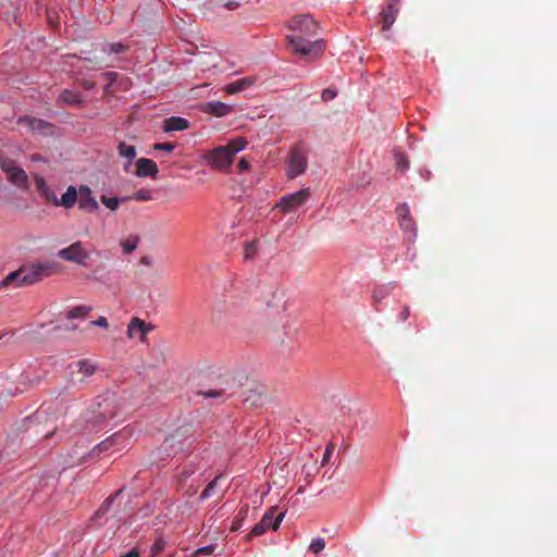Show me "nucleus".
I'll return each instance as SVG.
<instances>
[{"label": "nucleus", "mask_w": 557, "mask_h": 557, "mask_svg": "<svg viewBox=\"0 0 557 557\" xmlns=\"http://www.w3.org/2000/svg\"><path fill=\"white\" fill-rule=\"evenodd\" d=\"M69 381L72 384H84L98 370V364L88 359H82L70 366Z\"/></svg>", "instance_id": "8"}, {"label": "nucleus", "mask_w": 557, "mask_h": 557, "mask_svg": "<svg viewBox=\"0 0 557 557\" xmlns=\"http://www.w3.org/2000/svg\"><path fill=\"white\" fill-rule=\"evenodd\" d=\"M224 7L228 10H235L239 7V3L236 1H227Z\"/></svg>", "instance_id": "48"}, {"label": "nucleus", "mask_w": 557, "mask_h": 557, "mask_svg": "<svg viewBox=\"0 0 557 557\" xmlns=\"http://www.w3.org/2000/svg\"><path fill=\"white\" fill-rule=\"evenodd\" d=\"M58 257L64 261L76 263L81 267H87L90 253L81 242H74L70 246L58 251Z\"/></svg>", "instance_id": "7"}, {"label": "nucleus", "mask_w": 557, "mask_h": 557, "mask_svg": "<svg viewBox=\"0 0 557 557\" xmlns=\"http://www.w3.org/2000/svg\"><path fill=\"white\" fill-rule=\"evenodd\" d=\"M129 199H134L137 201H148L151 199V191L149 189H139Z\"/></svg>", "instance_id": "37"}, {"label": "nucleus", "mask_w": 557, "mask_h": 557, "mask_svg": "<svg viewBox=\"0 0 557 557\" xmlns=\"http://www.w3.org/2000/svg\"><path fill=\"white\" fill-rule=\"evenodd\" d=\"M90 323L95 326H100V327H108V325H109L108 320L104 317H100L99 319L91 321Z\"/></svg>", "instance_id": "43"}, {"label": "nucleus", "mask_w": 557, "mask_h": 557, "mask_svg": "<svg viewBox=\"0 0 557 557\" xmlns=\"http://www.w3.org/2000/svg\"><path fill=\"white\" fill-rule=\"evenodd\" d=\"M120 557H140V553L138 548H133L126 554H122Z\"/></svg>", "instance_id": "46"}, {"label": "nucleus", "mask_w": 557, "mask_h": 557, "mask_svg": "<svg viewBox=\"0 0 557 557\" xmlns=\"http://www.w3.org/2000/svg\"><path fill=\"white\" fill-rule=\"evenodd\" d=\"M90 311V308L89 307H86V306H77L75 308H73L72 310H70L67 312V319H77V318H84L88 314V312Z\"/></svg>", "instance_id": "30"}, {"label": "nucleus", "mask_w": 557, "mask_h": 557, "mask_svg": "<svg viewBox=\"0 0 557 557\" xmlns=\"http://www.w3.org/2000/svg\"><path fill=\"white\" fill-rule=\"evenodd\" d=\"M255 82H256L255 77H251V76L243 77L238 81L227 84L224 87V90L228 95H234V94L240 92V91L246 90L247 88L251 87L255 84Z\"/></svg>", "instance_id": "18"}, {"label": "nucleus", "mask_w": 557, "mask_h": 557, "mask_svg": "<svg viewBox=\"0 0 557 557\" xmlns=\"http://www.w3.org/2000/svg\"><path fill=\"white\" fill-rule=\"evenodd\" d=\"M115 416L114 400L109 397H98L82 416L84 422L83 431L92 432L102 430Z\"/></svg>", "instance_id": "2"}, {"label": "nucleus", "mask_w": 557, "mask_h": 557, "mask_svg": "<svg viewBox=\"0 0 557 557\" xmlns=\"http://www.w3.org/2000/svg\"><path fill=\"white\" fill-rule=\"evenodd\" d=\"M307 156L299 147H294L290 150V158L288 163L287 175L289 178H295L302 174L307 169Z\"/></svg>", "instance_id": "11"}, {"label": "nucleus", "mask_w": 557, "mask_h": 557, "mask_svg": "<svg viewBox=\"0 0 557 557\" xmlns=\"http://www.w3.org/2000/svg\"><path fill=\"white\" fill-rule=\"evenodd\" d=\"M117 152L121 157L127 159V163L124 165V171H128L133 159L136 157V148L132 145H127L125 141H120L117 145Z\"/></svg>", "instance_id": "22"}, {"label": "nucleus", "mask_w": 557, "mask_h": 557, "mask_svg": "<svg viewBox=\"0 0 557 557\" xmlns=\"http://www.w3.org/2000/svg\"><path fill=\"white\" fill-rule=\"evenodd\" d=\"M325 547V540L323 537L313 539L309 545V549L314 555L321 553Z\"/></svg>", "instance_id": "35"}, {"label": "nucleus", "mask_w": 557, "mask_h": 557, "mask_svg": "<svg viewBox=\"0 0 557 557\" xmlns=\"http://www.w3.org/2000/svg\"><path fill=\"white\" fill-rule=\"evenodd\" d=\"M34 182L36 185L37 190L42 194L44 190H46L49 186L47 185L45 178L40 176L39 174H34Z\"/></svg>", "instance_id": "40"}, {"label": "nucleus", "mask_w": 557, "mask_h": 557, "mask_svg": "<svg viewBox=\"0 0 557 557\" xmlns=\"http://www.w3.org/2000/svg\"><path fill=\"white\" fill-rule=\"evenodd\" d=\"M40 195L47 202H51L58 207L59 199H58L55 193L50 187H48L46 190H44V193Z\"/></svg>", "instance_id": "38"}, {"label": "nucleus", "mask_w": 557, "mask_h": 557, "mask_svg": "<svg viewBox=\"0 0 557 557\" xmlns=\"http://www.w3.org/2000/svg\"><path fill=\"white\" fill-rule=\"evenodd\" d=\"M176 145L173 143H157L153 145L154 150L172 152L175 149Z\"/></svg>", "instance_id": "39"}, {"label": "nucleus", "mask_w": 557, "mask_h": 557, "mask_svg": "<svg viewBox=\"0 0 557 557\" xmlns=\"http://www.w3.org/2000/svg\"><path fill=\"white\" fill-rule=\"evenodd\" d=\"M399 13V0H388V3L381 12L382 29L388 30L395 23Z\"/></svg>", "instance_id": "13"}, {"label": "nucleus", "mask_w": 557, "mask_h": 557, "mask_svg": "<svg viewBox=\"0 0 557 557\" xmlns=\"http://www.w3.org/2000/svg\"><path fill=\"white\" fill-rule=\"evenodd\" d=\"M395 163L399 171H406L409 168V160L403 152H395Z\"/></svg>", "instance_id": "33"}, {"label": "nucleus", "mask_w": 557, "mask_h": 557, "mask_svg": "<svg viewBox=\"0 0 557 557\" xmlns=\"http://www.w3.org/2000/svg\"><path fill=\"white\" fill-rule=\"evenodd\" d=\"M51 435H52V433H48V434L46 435V438L50 437Z\"/></svg>", "instance_id": "53"}, {"label": "nucleus", "mask_w": 557, "mask_h": 557, "mask_svg": "<svg viewBox=\"0 0 557 557\" xmlns=\"http://www.w3.org/2000/svg\"><path fill=\"white\" fill-rule=\"evenodd\" d=\"M337 92L335 89L326 88L322 91L321 98L324 101H331L336 97Z\"/></svg>", "instance_id": "42"}, {"label": "nucleus", "mask_w": 557, "mask_h": 557, "mask_svg": "<svg viewBox=\"0 0 557 557\" xmlns=\"http://www.w3.org/2000/svg\"><path fill=\"white\" fill-rule=\"evenodd\" d=\"M257 253V243L256 242H249L246 243L244 246V257L245 259H253Z\"/></svg>", "instance_id": "36"}, {"label": "nucleus", "mask_w": 557, "mask_h": 557, "mask_svg": "<svg viewBox=\"0 0 557 557\" xmlns=\"http://www.w3.org/2000/svg\"><path fill=\"white\" fill-rule=\"evenodd\" d=\"M189 127L186 119L180 116H171L164 121L163 129L165 132L184 131Z\"/></svg>", "instance_id": "21"}, {"label": "nucleus", "mask_w": 557, "mask_h": 557, "mask_svg": "<svg viewBox=\"0 0 557 557\" xmlns=\"http://www.w3.org/2000/svg\"><path fill=\"white\" fill-rule=\"evenodd\" d=\"M10 3H12V0H0V9L4 8Z\"/></svg>", "instance_id": "51"}, {"label": "nucleus", "mask_w": 557, "mask_h": 557, "mask_svg": "<svg viewBox=\"0 0 557 557\" xmlns=\"http://www.w3.org/2000/svg\"><path fill=\"white\" fill-rule=\"evenodd\" d=\"M106 75L111 76V77H115L116 73L110 72V73H107Z\"/></svg>", "instance_id": "52"}, {"label": "nucleus", "mask_w": 557, "mask_h": 557, "mask_svg": "<svg viewBox=\"0 0 557 557\" xmlns=\"http://www.w3.org/2000/svg\"><path fill=\"white\" fill-rule=\"evenodd\" d=\"M121 494V491H116L114 494L109 496L96 511L97 517H102L109 512L110 506L115 502L116 497Z\"/></svg>", "instance_id": "28"}, {"label": "nucleus", "mask_w": 557, "mask_h": 557, "mask_svg": "<svg viewBox=\"0 0 557 557\" xmlns=\"http://www.w3.org/2000/svg\"><path fill=\"white\" fill-rule=\"evenodd\" d=\"M58 101L70 104V106H77V107L83 104V99H82L81 94L76 92L74 90H71V89L62 90L61 94L59 95Z\"/></svg>", "instance_id": "23"}, {"label": "nucleus", "mask_w": 557, "mask_h": 557, "mask_svg": "<svg viewBox=\"0 0 557 557\" xmlns=\"http://www.w3.org/2000/svg\"><path fill=\"white\" fill-rule=\"evenodd\" d=\"M129 435L131 432L126 429H123L122 431L114 433L113 435L98 444L92 449V453L99 455L113 446H119L116 449L120 450L121 447H124L123 443L129 437Z\"/></svg>", "instance_id": "12"}, {"label": "nucleus", "mask_w": 557, "mask_h": 557, "mask_svg": "<svg viewBox=\"0 0 557 557\" xmlns=\"http://www.w3.org/2000/svg\"><path fill=\"white\" fill-rule=\"evenodd\" d=\"M292 34L286 36L289 48L293 52L307 58L308 60L319 59L325 49L323 40H310L317 35L318 23L309 14L294 16L288 22Z\"/></svg>", "instance_id": "1"}, {"label": "nucleus", "mask_w": 557, "mask_h": 557, "mask_svg": "<svg viewBox=\"0 0 557 557\" xmlns=\"http://www.w3.org/2000/svg\"><path fill=\"white\" fill-rule=\"evenodd\" d=\"M139 262H140V264H143V265H146V267H152V264H153V259H152V257H150V256H144V257H141V258H140V261H139Z\"/></svg>", "instance_id": "45"}, {"label": "nucleus", "mask_w": 557, "mask_h": 557, "mask_svg": "<svg viewBox=\"0 0 557 557\" xmlns=\"http://www.w3.org/2000/svg\"><path fill=\"white\" fill-rule=\"evenodd\" d=\"M396 212L398 215L400 227L406 232H414L416 231L414 221L410 215L408 205L407 203L399 205L396 209Z\"/></svg>", "instance_id": "16"}, {"label": "nucleus", "mask_w": 557, "mask_h": 557, "mask_svg": "<svg viewBox=\"0 0 557 557\" xmlns=\"http://www.w3.org/2000/svg\"><path fill=\"white\" fill-rule=\"evenodd\" d=\"M82 86H83L85 89L90 90V89H92V88L95 87V83H94V82H91V81H87V79H86V81H83V82H82Z\"/></svg>", "instance_id": "49"}, {"label": "nucleus", "mask_w": 557, "mask_h": 557, "mask_svg": "<svg viewBox=\"0 0 557 557\" xmlns=\"http://www.w3.org/2000/svg\"><path fill=\"white\" fill-rule=\"evenodd\" d=\"M410 315V309L408 306H406L403 311L400 312L399 314V319L401 321H406L408 319V317Z\"/></svg>", "instance_id": "47"}, {"label": "nucleus", "mask_w": 557, "mask_h": 557, "mask_svg": "<svg viewBox=\"0 0 557 557\" xmlns=\"http://www.w3.org/2000/svg\"><path fill=\"white\" fill-rule=\"evenodd\" d=\"M30 160L32 161H44V158L38 153H34L30 156Z\"/></svg>", "instance_id": "50"}, {"label": "nucleus", "mask_w": 557, "mask_h": 557, "mask_svg": "<svg viewBox=\"0 0 557 557\" xmlns=\"http://www.w3.org/2000/svg\"><path fill=\"white\" fill-rule=\"evenodd\" d=\"M198 394L206 398H221L225 395V389L224 388H210L207 391H199Z\"/></svg>", "instance_id": "34"}, {"label": "nucleus", "mask_w": 557, "mask_h": 557, "mask_svg": "<svg viewBox=\"0 0 557 557\" xmlns=\"http://www.w3.org/2000/svg\"><path fill=\"white\" fill-rule=\"evenodd\" d=\"M276 507H271L262 517L261 521L257 523L251 532L247 535L248 540H251L253 536L262 535L268 529H273L274 531L278 529L285 513L280 512L275 516Z\"/></svg>", "instance_id": "9"}, {"label": "nucleus", "mask_w": 557, "mask_h": 557, "mask_svg": "<svg viewBox=\"0 0 557 557\" xmlns=\"http://www.w3.org/2000/svg\"><path fill=\"white\" fill-rule=\"evenodd\" d=\"M215 545H208V546H203V547H200L198 548L196 552H195V556H209V555H212L214 549H215Z\"/></svg>", "instance_id": "41"}, {"label": "nucleus", "mask_w": 557, "mask_h": 557, "mask_svg": "<svg viewBox=\"0 0 557 557\" xmlns=\"http://www.w3.org/2000/svg\"><path fill=\"white\" fill-rule=\"evenodd\" d=\"M205 111L220 117L230 114L232 107L221 101H210L206 103Z\"/></svg>", "instance_id": "20"}, {"label": "nucleus", "mask_w": 557, "mask_h": 557, "mask_svg": "<svg viewBox=\"0 0 557 557\" xmlns=\"http://www.w3.org/2000/svg\"><path fill=\"white\" fill-rule=\"evenodd\" d=\"M140 237L138 235L132 234L121 239L120 245L123 249V252L125 255H129L138 247Z\"/></svg>", "instance_id": "24"}, {"label": "nucleus", "mask_w": 557, "mask_h": 557, "mask_svg": "<svg viewBox=\"0 0 557 557\" xmlns=\"http://www.w3.org/2000/svg\"><path fill=\"white\" fill-rule=\"evenodd\" d=\"M0 168L7 174L10 183L18 188H28V176L26 172L16 164L15 160L0 154Z\"/></svg>", "instance_id": "6"}, {"label": "nucleus", "mask_w": 557, "mask_h": 557, "mask_svg": "<svg viewBox=\"0 0 557 557\" xmlns=\"http://www.w3.org/2000/svg\"><path fill=\"white\" fill-rule=\"evenodd\" d=\"M79 189L77 190L75 186L71 185L67 187L66 191L59 199L58 207H64L65 209H71L78 201Z\"/></svg>", "instance_id": "19"}, {"label": "nucleus", "mask_w": 557, "mask_h": 557, "mask_svg": "<svg viewBox=\"0 0 557 557\" xmlns=\"http://www.w3.org/2000/svg\"><path fill=\"white\" fill-rule=\"evenodd\" d=\"M127 50L128 47L121 42L107 44L106 46H103L100 54L84 58L83 61L86 63L85 67L87 70L113 67L116 58L111 57V54H121L126 52Z\"/></svg>", "instance_id": "5"}, {"label": "nucleus", "mask_w": 557, "mask_h": 557, "mask_svg": "<svg viewBox=\"0 0 557 557\" xmlns=\"http://www.w3.org/2000/svg\"><path fill=\"white\" fill-rule=\"evenodd\" d=\"M248 305V299L245 296H238L234 297L233 300L230 302L227 310L231 313H238L243 309H245Z\"/></svg>", "instance_id": "26"}, {"label": "nucleus", "mask_w": 557, "mask_h": 557, "mask_svg": "<svg viewBox=\"0 0 557 557\" xmlns=\"http://www.w3.org/2000/svg\"><path fill=\"white\" fill-rule=\"evenodd\" d=\"M165 546L166 541L162 536H159L151 546L150 556L158 557L164 550Z\"/></svg>", "instance_id": "31"}, {"label": "nucleus", "mask_w": 557, "mask_h": 557, "mask_svg": "<svg viewBox=\"0 0 557 557\" xmlns=\"http://www.w3.org/2000/svg\"><path fill=\"white\" fill-rule=\"evenodd\" d=\"M124 200H126V198H124ZM122 201L123 199L117 197H107L104 195L101 196V202L112 211H115Z\"/></svg>", "instance_id": "32"}, {"label": "nucleus", "mask_w": 557, "mask_h": 557, "mask_svg": "<svg viewBox=\"0 0 557 557\" xmlns=\"http://www.w3.org/2000/svg\"><path fill=\"white\" fill-rule=\"evenodd\" d=\"M78 208L87 212H95L99 209L98 201L87 185L79 186Z\"/></svg>", "instance_id": "14"}, {"label": "nucleus", "mask_w": 557, "mask_h": 557, "mask_svg": "<svg viewBox=\"0 0 557 557\" xmlns=\"http://www.w3.org/2000/svg\"><path fill=\"white\" fill-rule=\"evenodd\" d=\"M135 175L138 177H157L159 169L157 163L151 159L139 158L136 161Z\"/></svg>", "instance_id": "15"}, {"label": "nucleus", "mask_w": 557, "mask_h": 557, "mask_svg": "<svg viewBox=\"0 0 557 557\" xmlns=\"http://www.w3.org/2000/svg\"><path fill=\"white\" fill-rule=\"evenodd\" d=\"M149 330H151V327L143 320L139 318H133L127 327V335L129 338H134L139 333L140 339L145 341V336Z\"/></svg>", "instance_id": "17"}, {"label": "nucleus", "mask_w": 557, "mask_h": 557, "mask_svg": "<svg viewBox=\"0 0 557 557\" xmlns=\"http://www.w3.org/2000/svg\"><path fill=\"white\" fill-rule=\"evenodd\" d=\"M247 140L244 137H237L225 146H219L209 151L205 159L214 169L225 171L233 162L234 156L245 149Z\"/></svg>", "instance_id": "4"}, {"label": "nucleus", "mask_w": 557, "mask_h": 557, "mask_svg": "<svg viewBox=\"0 0 557 557\" xmlns=\"http://www.w3.org/2000/svg\"><path fill=\"white\" fill-rule=\"evenodd\" d=\"M222 478H223L222 475H216L211 482H209L208 485L206 486V488L202 491V493L200 495V499H206V498H209L212 495H214L215 488L219 484V481Z\"/></svg>", "instance_id": "29"}, {"label": "nucleus", "mask_w": 557, "mask_h": 557, "mask_svg": "<svg viewBox=\"0 0 557 557\" xmlns=\"http://www.w3.org/2000/svg\"><path fill=\"white\" fill-rule=\"evenodd\" d=\"M237 168L239 173L245 172L249 169V163L245 158H242L237 164Z\"/></svg>", "instance_id": "44"}, {"label": "nucleus", "mask_w": 557, "mask_h": 557, "mask_svg": "<svg viewBox=\"0 0 557 557\" xmlns=\"http://www.w3.org/2000/svg\"><path fill=\"white\" fill-rule=\"evenodd\" d=\"M28 126L33 131H37L39 133H46L48 129L52 127L50 123H47L46 121L36 117L28 119Z\"/></svg>", "instance_id": "27"}, {"label": "nucleus", "mask_w": 557, "mask_h": 557, "mask_svg": "<svg viewBox=\"0 0 557 557\" xmlns=\"http://www.w3.org/2000/svg\"><path fill=\"white\" fill-rule=\"evenodd\" d=\"M309 196L308 189H300L296 193L283 196L275 207L284 214L294 212L308 200Z\"/></svg>", "instance_id": "10"}, {"label": "nucleus", "mask_w": 557, "mask_h": 557, "mask_svg": "<svg viewBox=\"0 0 557 557\" xmlns=\"http://www.w3.org/2000/svg\"><path fill=\"white\" fill-rule=\"evenodd\" d=\"M248 511H249V507L246 505V506H243L237 515L235 516L233 522H232V525H231V531L232 532H236L238 531L242 525H243V522L245 521V519L247 518L248 516Z\"/></svg>", "instance_id": "25"}, {"label": "nucleus", "mask_w": 557, "mask_h": 557, "mask_svg": "<svg viewBox=\"0 0 557 557\" xmlns=\"http://www.w3.org/2000/svg\"><path fill=\"white\" fill-rule=\"evenodd\" d=\"M53 264L33 263L22 265L18 270L9 273L0 283V288L15 283L17 287L29 286L40 282L44 277L51 275Z\"/></svg>", "instance_id": "3"}]
</instances>
